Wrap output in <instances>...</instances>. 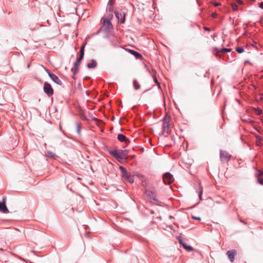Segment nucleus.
<instances>
[{"instance_id": "f257e3e1", "label": "nucleus", "mask_w": 263, "mask_h": 263, "mask_svg": "<svg viewBox=\"0 0 263 263\" xmlns=\"http://www.w3.org/2000/svg\"><path fill=\"white\" fill-rule=\"evenodd\" d=\"M86 44V42H85L81 46L80 51V57L77 59L76 62L74 64V67L71 69L73 74H76L78 72L80 63L84 57V48Z\"/></svg>"}, {"instance_id": "f03ea898", "label": "nucleus", "mask_w": 263, "mask_h": 263, "mask_svg": "<svg viewBox=\"0 0 263 263\" xmlns=\"http://www.w3.org/2000/svg\"><path fill=\"white\" fill-rule=\"evenodd\" d=\"M170 121L171 117L168 116H165L163 120V131L167 135L171 133Z\"/></svg>"}, {"instance_id": "7ed1b4c3", "label": "nucleus", "mask_w": 263, "mask_h": 263, "mask_svg": "<svg viewBox=\"0 0 263 263\" xmlns=\"http://www.w3.org/2000/svg\"><path fill=\"white\" fill-rule=\"evenodd\" d=\"M112 17V15H108L107 18H103L102 28L106 31H109L112 28V26L110 20Z\"/></svg>"}, {"instance_id": "20e7f679", "label": "nucleus", "mask_w": 263, "mask_h": 263, "mask_svg": "<svg viewBox=\"0 0 263 263\" xmlns=\"http://www.w3.org/2000/svg\"><path fill=\"white\" fill-rule=\"evenodd\" d=\"M231 155H230L228 152L223 150H220V159L222 162H227L229 161Z\"/></svg>"}, {"instance_id": "39448f33", "label": "nucleus", "mask_w": 263, "mask_h": 263, "mask_svg": "<svg viewBox=\"0 0 263 263\" xmlns=\"http://www.w3.org/2000/svg\"><path fill=\"white\" fill-rule=\"evenodd\" d=\"M163 180L166 184H171L174 180L173 175L170 173H166L163 175Z\"/></svg>"}, {"instance_id": "423d86ee", "label": "nucleus", "mask_w": 263, "mask_h": 263, "mask_svg": "<svg viewBox=\"0 0 263 263\" xmlns=\"http://www.w3.org/2000/svg\"><path fill=\"white\" fill-rule=\"evenodd\" d=\"M145 193L150 199L151 202H156L157 201L156 190L154 188L153 189L152 191H146Z\"/></svg>"}, {"instance_id": "0eeeda50", "label": "nucleus", "mask_w": 263, "mask_h": 263, "mask_svg": "<svg viewBox=\"0 0 263 263\" xmlns=\"http://www.w3.org/2000/svg\"><path fill=\"white\" fill-rule=\"evenodd\" d=\"M44 91L48 96H51L53 93V90L50 84L45 82L44 84Z\"/></svg>"}, {"instance_id": "6e6552de", "label": "nucleus", "mask_w": 263, "mask_h": 263, "mask_svg": "<svg viewBox=\"0 0 263 263\" xmlns=\"http://www.w3.org/2000/svg\"><path fill=\"white\" fill-rule=\"evenodd\" d=\"M45 70L47 71V72L48 74V76L50 77V78L52 80L53 82H54L55 83L59 85H62V82L59 79V78L55 76V74L51 73L49 72L48 69L45 68Z\"/></svg>"}, {"instance_id": "1a4fd4ad", "label": "nucleus", "mask_w": 263, "mask_h": 263, "mask_svg": "<svg viewBox=\"0 0 263 263\" xmlns=\"http://www.w3.org/2000/svg\"><path fill=\"white\" fill-rule=\"evenodd\" d=\"M116 17L118 21L121 23H124L125 21V13L122 11L117 12L115 13Z\"/></svg>"}, {"instance_id": "9d476101", "label": "nucleus", "mask_w": 263, "mask_h": 263, "mask_svg": "<svg viewBox=\"0 0 263 263\" xmlns=\"http://www.w3.org/2000/svg\"><path fill=\"white\" fill-rule=\"evenodd\" d=\"M236 254L237 251L235 250H231L227 252V254L232 262L234 261Z\"/></svg>"}, {"instance_id": "9b49d317", "label": "nucleus", "mask_w": 263, "mask_h": 263, "mask_svg": "<svg viewBox=\"0 0 263 263\" xmlns=\"http://www.w3.org/2000/svg\"><path fill=\"white\" fill-rule=\"evenodd\" d=\"M0 212L7 213L9 212V211L6 205L5 200L3 199L2 202H0Z\"/></svg>"}, {"instance_id": "f8f14e48", "label": "nucleus", "mask_w": 263, "mask_h": 263, "mask_svg": "<svg viewBox=\"0 0 263 263\" xmlns=\"http://www.w3.org/2000/svg\"><path fill=\"white\" fill-rule=\"evenodd\" d=\"M121 153H122V151L118 152L117 151H112L110 152V154L113 156L118 158L123 159V157L121 156Z\"/></svg>"}, {"instance_id": "ddd939ff", "label": "nucleus", "mask_w": 263, "mask_h": 263, "mask_svg": "<svg viewBox=\"0 0 263 263\" xmlns=\"http://www.w3.org/2000/svg\"><path fill=\"white\" fill-rule=\"evenodd\" d=\"M119 168L121 172L123 178L126 179L130 175L123 166H120Z\"/></svg>"}, {"instance_id": "4468645a", "label": "nucleus", "mask_w": 263, "mask_h": 263, "mask_svg": "<svg viewBox=\"0 0 263 263\" xmlns=\"http://www.w3.org/2000/svg\"><path fill=\"white\" fill-rule=\"evenodd\" d=\"M118 140L120 142H125L128 143L129 142V140H127L126 137L122 134H119L117 136Z\"/></svg>"}, {"instance_id": "2eb2a0df", "label": "nucleus", "mask_w": 263, "mask_h": 263, "mask_svg": "<svg viewBox=\"0 0 263 263\" xmlns=\"http://www.w3.org/2000/svg\"><path fill=\"white\" fill-rule=\"evenodd\" d=\"M128 52L133 54L137 59H141L142 55L138 52L133 50L129 49Z\"/></svg>"}, {"instance_id": "dca6fc26", "label": "nucleus", "mask_w": 263, "mask_h": 263, "mask_svg": "<svg viewBox=\"0 0 263 263\" xmlns=\"http://www.w3.org/2000/svg\"><path fill=\"white\" fill-rule=\"evenodd\" d=\"M87 66L88 68H95L97 66V62L96 61L92 60L87 64Z\"/></svg>"}, {"instance_id": "f3484780", "label": "nucleus", "mask_w": 263, "mask_h": 263, "mask_svg": "<svg viewBox=\"0 0 263 263\" xmlns=\"http://www.w3.org/2000/svg\"><path fill=\"white\" fill-rule=\"evenodd\" d=\"M215 49L217 52H220L222 53L230 52L231 50V49H228V48H222L221 50H219L217 48H215Z\"/></svg>"}, {"instance_id": "a211bd4d", "label": "nucleus", "mask_w": 263, "mask_h": 263, "mask_svg": "<svg viewBox=\"0 0 263 263\" xmlns=\"http://www.w3.org/2000/svg\"><path fill=\"white\" fill-rule=\"evenodd\" d=\"M256 144L258 146L260 145H261L260 141L262 140V138L259 136H256Z\"/></svg>"}, {"instance_id": "6ab92c4d", "label": "nucleus", "mask_w": 263, "mask_h": 263, "mask_svg": "<svg viewBox=\"0 0 263 263\" xmlns=\"http://www.w3.org/2000/svg\"><path fill=\"white\" fill-rule=\"evenodd\" d=\"M134 85L136 90H138L140 88V85L137 82V80L134 81Z\"/></svg>"}, {"instance_id": "aec40b11", "label": "nucleus", "mask_w": 263, "mask_h": 263, "mask_svg": "<svg viewBox=\"0 0 263 263\" xmlns=\"http://www.w3.org/2000/svg\"><path fill=\"white\" fill-rule=\"evenodd\" d=\"M182 246L184 249L188 251H193V248L191 246H189L185 243H182Z\"/></svg>"}, {"instance_id": "412c9836", "label": "nucleus", "mask_w": 263, "mask_h": 263, "mask_svg": "<svg viewBox=\"0 0 263 263\" xmlns=\"http://www.w3.org/2000/svg\"><path fill=\"white\" fill-rule=\"evenodd\" d=\"M47 154H48V156L51 158H54L55 159L57 157L55 153H54L53 152H50V151H48L47 152Z\"/></svg>"}, {"instance_id": "4be33fe9", "label": "nucleus", "mask_w": 263, "mask_h": 263, "mask_svg": "<svg viewBox=\"0 0 263 263\" xmlns=\"http://www.w3.org/2000/svg\"><path fill=\"white\" fill-rule=\"evenodd\" d=\"M128 182H129L130 183H132L134 181V179L133 176H132L130 175H129L127 178L125 179Z\"/></svg>"}, {"instance_id": "5701e85b", "label": "nucleus", "mask_w": 263, "mask_h": 263, "mask_svg": "<svg viewBox=\"0 0 263 263\" xmlns=\"http://www.w3.org/2000/svg\"><path fill=\"white\" fill-rule=\"evenodd\" d=\"M236 51L239 53H241L244 51V49L242 47H237L236 48Z\"/></svg>"}, {"instance_id": "b1692460", "label": "nucleus", "mask_w": 263, "mask_h": 263, "mask_svg": "<svg viewBox=\"0 0 263 263\" xmlns=\"http://www.w3.org/2000/svg\"><path fill=\"white\" fill-rule=\"evenodd\" d=\"M231 6L234 10H237L238 9V6L236 4H232Z\"/></svg>"}, {"instance_id": "393cba45", "label": "nucleus", "mask_w": 263, "mask_h": 263, "mask_svg": "<svg viewBox=\"0 0 263 263\" xmlns=\"http://www.w3.org/2000/svg\"><path fill=\"white\" fill-rule=\"evenodd\" d=\"M254 109L255 110V111L256 112V113L260 115L261 112H262V110L259 109V108H254Z\"/></svg>"}, {"instance_id": "a878e982", "label": "nucleus", "mask_w": 263, "mask_h": 263, "mask_svg": "<svg viewBox=\"0 0 263 263\" xmlns=\"http://www.w3.org/2000/svg\"><path fill=\"white\" fill-rule=\"evenodd\" d=\"M202 192H203L202 187H200V191H199V198H200V199H201V195L202 194Z\"/></svg>"}, {"instance_id": "bb28decb", "label": "nucleus", "mask_w": 263, "mask_h": 263, "mask_svg": "<svg viewBox=\"0 0 263 263\" xmlns=\"http://www.w3.org/2000/svg\"><path fill=\"white\" fill-rule=\"evenodd\" d=\"M263 175V170H259L258 171V177L261 176Z\"/></svg>"}, {"instance_id": "cd10ccee", "label": "nucleus", "mask_w": 263, "mask_h": 263, "mask_svg": "<svg viewBox=\"0 0 263 263\" xmlns=\"http://www.w3.org/2000/svg\"><path fill=\"white\" fill-rule=\"evenodd\" d=\"M213 4L215 7H217L221 5V4L218 2H213Z\"/></svg>"}, {"instance_id": "c85d7f7f", "label": "nucleus", "mask_w": 263, "mask_h": 263, "mask_svg": "<svg viewBox=\"0 0 263 263\" xmlns=\"http://www.w3.org/2000/svg\"><path fill=\"white\" fill-rule=\"evenodd\" d=\"M258 182L261 184H262L263 185V178H258Z\"/></svg>"}, {"instance_id": "c756f323", "label": "nucleus", "mask_w": 263, "mask_h": 263, "mask_svg": "<svg viewBox=\"0 0 263 263\" xmlns=\"http://www.w3.org/2000/svg\"><path fill=\"white\" fill-rule=\"evenodd\" d=\"M217 13H215V12H214V13H213L212 14V16L213 18H215V17H217Z\"/></svg>"}, {"instance_id": "7c9ffc66", "label": "nucleus", "mask_w": 263, "mask_h": 263, "mask_svg": "<svg viewBox=\"0 0 263 263\" xmlns=\"http://www.w3.org/2000/svg\"><path fill=\"white\" fill-rule=\"evenodd\" d=\"M259 7L263 9V2L259 3Z\"/></svg>"}, {"instance_id": "2f4dec72", "label": "nucleus", "mask_w": 263, "mask_h": 263, "mask_svg": "<svg viewBox=\"0 0 263 263\" xmlns=\"http://www.w3.org/2000/svg\"><path fill=\"white\" fill-rule=\"evenodd\" d=\"M192 218L194 219L198 220H200L201 219V218L200 217H195L193 216H192Z\"/></svg>"}, {"instance_id": "473e14b6", "label": "nucleus", "mask_w": 263, "mask_h": 263, "mask_svg": "<svg viewBox=\"0 0 263 263\" xmlns=\"http://www.w3.org/2000/svg\"><path fill=\"white\" fill-rule=\"evenodd\" d=\"M237 2H238V3L239 4H240V5H241V4H243V2H242V1H241V0H238V1H237Z\"/></svg>"}, {"instance_id": "72a5a7b5", "label": "nucleus", "mask_w": 263, "mask_h": 263, "mask_svg": "<svg viewBox=\"0 0 263 263\" xmlns=\"http://www.w3.org/2000/svg\"><path fill=\"white\" fill-rule=\"evenodd\" d=\"M204 29L206 30V31H209L210 30V29L209 28H208L206 27H204Z\"/></svg>"}, {"instance_id": "f704fd0d", "label": "nucleus", "mask_w": 263, "mask_h": 263, "mask_svg": "<svg viewBox=\"0 0 263 263\" xmlns=\"http://www.w3.org/2000/svg\"><path fill=\"white\" fill-rule=\"evenodd\" d=\"M179 242L182 245V243H184L181 239H179Z\"/></svg>"}, {"instance_id": "c9c22d12", "label": "nucleus", "mask_w": 263, "mask_h": 263, "mask_svg": "<svg viewBox=\"0 0 263 263\" xmlns=\"http://www.w3.org/2000/svg\"><path fill=\"white\" fill-rule=\"evenodd\" d=\"M155 81L157 83H158V81H157V79H156V78H155Z\"/></svg>"}, {"instance_id": "e433bc0d", "label": "nucleus", "mask_w": 263, "mask_h": 263, "mask_svg": "<svg viewBox=\"0 0 263 263\" xmlns=\"http://www.w3.org/2000/svg\"><path fill=\"white\" fill-rule=\"evenodd\" d=\"M30 67V64H28L27 68H29Z\"/></svg>"}, {"instance_id": "4c0bfd02", "label": "nucleus", "mask_w": 263, "mask_h": 263, "mask_svg": "<svg viewBox=\"0 0 263 263\" xmlns=\"http://www.w3.org/2000/svg\"><path fill=\"white\" fill-rule=\"evenodd\" d=\"M261 99H263V95L261 96V98H260Z\"/></svg>"}, {"instance_id": "58836bf2", "label": "nucleus", "mask_w": 263, "mask_h": 263, "mask_svg": "<svg viewBox=\"0 0 263 263\" xmlns=\"http://www.w3.org/2000/svg\"><path fill=\"white\" fill-rule=\"evenodd\" d=\"M262 122H263V119H262Z\"/></svg>"}]
</instances>
